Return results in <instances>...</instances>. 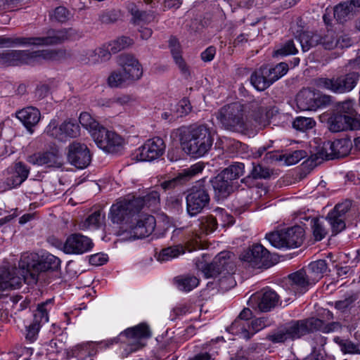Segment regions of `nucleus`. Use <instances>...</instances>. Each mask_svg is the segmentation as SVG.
Returning a JSON list of instances; mask_svg holds the SVG:
<instances>
[{
  "mask_svg": "<svg viewBox=\"0 0 360 360\" xmlns=\"http://www.w3.org/2000/svg\"><path fill=\"white\" fill-rule=\"evenodd\" d=\"M39 262L38 254L25 252L20 257L19 269L0 268V291L18 288L22 281L36 283L39 277Z\"/></svg>",
  "mask_w": 360,
  "mask_h": 360,
  "instance_id": "f257e3e1",
  "label": "nucleus"
},
{
  "mask_svg": "<svg viewBox=\"0 0 360 360\" xmlns=\"http://www.w3.org/2000/svg\"><path fill=\"white\" fill-rule=\"evenodd\" d=\"M338 326L337 323H333L329 326H323V322L315 318L292 321L278 327L268 336V339L273 343H283L300 339L315 330L330 333Z\"/></svg>",
  "mask_w": 360,
  "mask_h": 360,
  "instance_id": "f03ea898",
  "label": "nucleus"
},
{
  "mask_svg": "<svg viewBox=\"0 0 360 360\" xmlns=\"http://www.w3.org/2000/svg\"><path fill=\"white\" fill-rule=\"evenodd\" d=\"M180 139L183 149L195 158L205 155L214 141L210 129L205 125L185 129L181 133Z\"/></svg>",
  "mask_w": 360,
  "mask_h": 360,
  "instance_id": "7ed1b4c3",
  "label": "nucleus"
},
{
  "mask_svg": "<svg viewBox=\"0 0 360 360\" xmlns=\"http://www.w3.org/2000/svg\"><path fill=\"white\" fill-rule=\"evenodd\" d=\"M79 37L78 32L72 28L58 30H50L48 31L47 35L42 37H17L13 39L0 37V47H8L14 44L34 46L56 45L68 40H75Z\"/></svg>",
  "mask_w": 360,
  "mask_h": 360,
  "instance_id": "20e7f679",
  "label": "nucleus"
},
{
  "mask_svg": "<svg viewBox=\"0 0 360 360\" xmlns=\"http://www.w3.org/2000/svg\"><path fill=\"white\" fill-rule=\"evenodd\" d=\"M231 257L232 254L229 252H221L215 257L213 262L203 269L207 278H217L219 288L222 291H226L236 285L231 274L234 266Z\"/></svg>",
  "mask_w": 360,
  "mask_h": 360,
  "instance_id": "39448f33",
  "label": "nucleus"
},
{
  "mask_svg": "<svg viewBox=\"0 0 360 360\" xmlns=\"http://www.w3.org/2000/svg\"><path fill=\"white\" fill-rule=\"evenodd\" d=\"M217 119L227 130L247 134L252 130L247 120L245 106L233 103L221 108L217 113Z\"/></svg>",
  "mask_w": 360,
  "mask_h": 360,
  "instance_id": "423d86ee",
  "label": "nucleus"
},
{
  "mask_svg": "<svg viewBox=\"0 0 360 360\" xmlns=\"http://www.w3.org/2000/svg\"><path fill=\"white\" fill-rule=\"evenodd\" d=\"M56 53L49 50L29 51L27 50H6L0 53V67L34 64L41 60L53 59Z\"/></svg>",
  "mask_w": 360,
  "mask_h": 360,
  "instance_id": "0eeeda50",
  "label": "nucleus"
},
{
  "mask_svg": "<svg viewBox=\"0 0 360 360\" xmlns=\"http://www.w3.org/2000/svg\"><path fill=\"white\" fill-rule=\"evenodd\" d=\"M244 167L240 162L231 165L212 179V185L218 198H226L237 188L238 179L243 174Z\"/></svg>",
  "mask_w": 360,
  "mask_h": 360,
  "instance_id": "6e6552de",
  "label": "nucleus"
},
{
  "mask_svg": "<svg viewBox=\"0 0 360 360\" xmlns=\"http://www.w3.org/2000/svg\"><path fill=\"white\" fill-rule=\"evenodd\" d=\"M151 332L146 323H140L128 328L119 335V338L125 344L121 352L122 358H127L131 354L142 349L146 345V340L150 338Z\"/></svg>",
  "mask_w": 360,
  "mask_h": 360,
  "instance_id": "1a4fd4ad",
  "label": "nucleus"
},
{
  "mask_svg": "<svg viewBox=\"0 0 360 360\" xmlns=\"http://www.w3.org/2000/svg\"><path fill=\"white\" fill-rule=\"evenodd\" d=\"M304 229L295 226L280 231L266 235V238L276 248H295L300 246L304 240Z\"/></svg>",
  "mask_w": 360,
  "mask_h": 360,
  "instance_id": "9d476101",
  "label": "nucleus"
},
{
  "mask_svg": "<svg viewBox=\"0 0 360 360\" xmlns=\"http://www.w3.org/2000/svg\"><path fill=\"white\" fill-rule=\"evenodd\" d=\"M143 207V200L139 197L128 195L117 200L110 208L109 218L115 224H120L138 213Z\"/></svg>",
  "mask_w": 360,
  "mask_h": 360,
  "instance_id": "9b49d317",
  "label": "nucleus"
},
{
  "mask_svg": "<svg viewBox=\"0 0 360 360\" xmlns=\"http://www.w3.org/2000/svg\"><path fill=\"white\" fill-rule=\"evenodd\" d=\"M359 79V73L352 72L336 79L318 78L315 80V84L319 89H328L336 94H344L351 91L356 86Z\"/></svg>",
  "mask_w": 360,
  "mask_h": 360,
  "instance_id": "f8f14e48",
  "label": "nucleus"
},
{
  "mask_svg": "<svg viewBox=\"0 0 360 360\" xmlns=\"http://www.w3.org/2000/svg\"><path fill=\"white\" fill-rule=\"evenodd\" d=\"M296 102L300 110H316L331 102V97L311 89H303L297 95Z\"/></svg>",
  "mask_w": 360,
  "mask_h": 360,
  "instance_id": "ddd939ff",
  "label": "nucleus"
},
{
  "mask_svg": "<svg viewBox=\"0 0 360 360\" xmlns=\"http://www.w3.org/2000/svg\"><path fill=\"white\" fill-rule=\"evenodd\" d=\"M93 139L98 148L107 153H116L124 143L123 139L115 131L101 127L93 133Z\"/></svg>",
  "mask_w": 360,
  "mask_h": 360,
  "instance_id": "4468645a",
  "label": "nucleus"
},
{
  "mask_svg": "<svg viewBox=\"0 0 360 360\" xmlns=\"http://www.w3.org/2000/svg\"><path fill=\"white\" fill-rule=\"evenodd\" d=\"M46 134L54 139L63 141L66 138H75L80 134L79 126L75 122L65 121L60 125L52 120L45 130Z\"/></svg>",
  "mask_w": 360,
  "mask_h": 360,
  "instance_id": "2eb2a0df",
  "label": "nucleus"
},
{
  "mask_svg": "<svg viewBox=\"0 0 360 360\" xmlns=\"http://www.w3.org/2000/svg\"><path fill=\"white\" fill-rule=\"evenodd\" d=\"M267 326L266 321L263 318H257L250 320V322L239 321L232 323L229 328V331L240 338L250 339L255 333L262 330Z\"/></svg>",
  "mask_w": 360,
  "mask_h": 360,
  "instance_id": "dca6fc26",
  "label": "nucleus"
},
{
  "mask_svg": "<svg viewBox=\"0 0 360 360\" xmlns=\"http://www.w3.org/2000/svg\"><path fill=\"white\" fill-rule=\"evenodd\" d=\"M209 202L210 196L205 188L193 186L186 196V208L188 214L195 216L200 213Z\"/></svg>",
  "mask_w": 360,
  "mask_h": 360,
  "instance_id": "f3484780",
  "label": "nucleus"
},
{
  "mask_svg": "<svg viewBox=\"0 0 360 360\" xmlns=\"http://www.w3.org/2000/svg\"><path fill=\"white\" fill-rule=\"evenodd\" d=\"M27 160L34 165L44 166L47 168L59 169L63 165V157L59 150L56 148L30 155Z\"/></svg>",
  "mask_w": 360,
  "mask_h": 360,
  "instance_id": "a211bd4d",
  "label": "nucleus"
},
{
  "mask_svg": "<svg viewBox=\"0 0 360 360\" xmlns=\"http://www.w3.org/2000/svg\"><path fill=\"white\" fill-rule=\"evenodd\" d=\"M165 151L164 141L159 137L147 140L136 151L139 161H152L161 157Z\"/></svg>",
  "mask_w": 360,
  "mask_h": 360,
  "instance_id": "6ab92c4d",
  "label": "nucleus"
},
{
  "mask_svg": "<svg viewBox=\"0 0 360 360\" xmlns=\"http://www.w3.org/2000/svg\"><path fill=\"white\" fill-rule=\"evenodd\" d=\"M68 160L78 169L86 168L91 162V157L87 146L74 141L68 146Z\"/></svg>",
  "mask_w": 360,
  "mask_h": 360,
  "instance_id": "aec40b11",
  "label": "nucleus"
},
{
  "mask_svg": "<svg viewBox=\"0 0 360 360\" xmlns=\"http://www.w3.org/2000/svg\"><path fill=\"white\" fill-rule=\"evenodd\" d=\"M269 252L262 245L255 244L245 250L240 255L241 260L249 263L252 266H269L272 264L270 261Z\"/></svg>",
  "mask_w": 360,
  "mask_h": 360,
  "instance_id": "412c9836",
  "label": "nucleus"
},
{
  "mask_svg": "<svg viewBox=\"0 0 360 360\" xmlns=\"http://www.w3.org/2000/svg\"><path fill=\"white\" fill-rule=\"evenodd\" d=\"M94 243L91 238L80 233L70 235L63 246V250L66 254L82 255L90 251Z\"/></svg>",
  "mask_w": 360,
  "mask_h": 360,
  "instance_id": "4be33fe9",
  "label": "nucleus"
},
{
  "mask_svg": "<svg viewBox=\"0 0 360 360\" xmlns=\"http://www.w3.org/2000/svg\"><path fill=\"white\" fill-rule=\"evenodd\" d=\"M278 301L276 292L270 288H264L253 294L248 303L253 308L261 311H268L274 308Z\"/></svg>",
  "mask_w": 360,
  "mask_h": 360,
  "instance_id": "5701e85b",
  "label": "nucleus"
},
{
  "mask_svg": "<svg viewBox=\"0 0 360 360\" xmlns=\"http://www.w3.org/2000/svg\"><path fill=\"white\" fill-rule=\"evenodd\" d=\"M352 202L350 200H345L338 203L330 211L326 217L330 224L332 231L337 234L345 229V214L350 210Z\"/></svg>",
  "mask_w": 360,
  "mask_h": 360,
  "instance_id": "b1692460",
  "label": "nucleus"
},
{
  "mask_svg": "<svg viewBox=\"0 0 360 360\" xmlns=\"http://www.w3.org/2000/svg\"><path fill=\"white\" fill-rule=\"evenodd\" d=\"M321 39L319 45L325 49H333L335 48H347L352 45V40L347 34H339L333 30H327L323 34H319Z\"/></svg>",
  "mask_w": 360,
  "mask_h": 360,
  "instance_id": "393cba45",
  "label": "nucleus"
},
{
  "mask_svg": "<svg viewBox=\"0 0 360 360\" xmlns=\"http://www.w3.org/2000/svg\"><path fill=\"white\" fill-rule=\"evenodd\" d=\"M120 66L124 77L131 83L139 80L143 75V70L139 60L131 55H122L120 57Z\"/></svg>",
  "mask_w": 360,
  "mask_h": 360,
  "instance_id": "a878e982",
  "label": "nucleus"
},
{
  "mask_svg": "<svg viewBox=\"0 0 360 360\" xmlns=\"http://www.w3.org/2000/svg\"><path fill=\"white\" fill-rule=\"evenodd\" d=\"M329 129L333 132L360 129V115L355 113L354 115L347 117L333 116L330 118Z\"/></svg>",
  "mask_w": 360,
  "mask_h": 360,
  "instance_id": "bb28decb",
  "label": "nucleus"
},
{
  "mask_svg": "<svg viewBox=\"0 0 360 360\" xmlns=\"http://www.w3.org/2000/svg\"><path fill=\"white\" fill-rule=\"evenodd\" d=\"M29 169L22 162H18L14 167L7 171V176L4 181L5 189H12L20 186L28 177Z\"/></svg>",
  "mask_w": 360,
  "mask_h": 360,
  "instance_id": "cd10ccee",
  "label": "nucleus"
},
{
  "mask_svg": "<svg viewBox=\"0 0 360 360\" xmlns=\"http://www.w3.org/2000/svg\"><path fill=\"white\" fill-rule=\"evenodd\" d=\"M360 11V0H350L339 4L333 8L334 18L340 22L350 19Z\"/></svg>",
  "mask_w": 360,
  "mask_h": 360,
  "instance_id": "c85d7f7f",
  "label": "nucleus"
},
{
  "mask_svg": "<svg viewBox=\"0 0 360 360\" xmlns=\"http://www.w3.org/2000/svg\"><path fill=\"white\" fill-rule=\"evenodd\" d=\"M288 281L290 290L295 294H302L307 291L310 286L313 285L304 268L290 274Z\"/></svg>",
  "mask_w": 360,
  "mask_h": 360,
  "instance_id": "c756f323",
  "label": "nucleus"
},
{
  "mask_svg": "<svg viewBox=\"0 0 360 360\" xmlns=\"http://www.w3.org/2000/svg\"><path fill=\"white\" fill-rule=\"evenodd\" d=\"M16 117L29 132L32 134V128L38 124L41 119V112L37 108L29 106L18 110L16 112Z\"/></svg>",
  "mask_w": 360,
  "mask_h": 360,
  "instance_id": "7c9ffc66",
  "label": "nucleus"
},
{
  "mask_svg": "<svg viewBox=\"0 0 360 360\" xmlns=\"http://www.w3.org/2000/svg\"><path fill=\"white\" fill-rule=\"evenodd\" d=\"M155 227V219L151 215H141L136 224L131 229L135 238H142L150 235Z\"/></svg>",
  "mask_w": 360,
  "mask_h": 360,
  "instance_id": "2f4dec72",
  "label": "nucleus"
},
{
  "mask_svg": "<svg viewBox=\"0 0 360 360\" xmlns=\"http://www.w3.org/2000/svg\"><path fill=\"white\" fill-rule=\"evenodd\" d=\"M204 168L205 165L202 162H197L190 167L181 170L176 177L163 181L160 186L164 190L174 188L177 180H188L201 173Z\"/></svg>",
  "mask_w": 360,
  "mask_h": 360,
  "instance_id": "473e14b6",
  "label": "nucleus"
},
{
  "mask_svg": "<svg viewBox=\"0 0 360 360\" xmlns=\"http://www.w3.org/2000/svg\"><path fill=\"white\" fill-rule=\"evenodd\" d=\"M304 269L309 276V281L314 285L328 272V267L326 260L319 259L311 262Z\"/></svg>",
  "mask_w": 360,
  "mask_h": 360,
  "instance_id": "72a5a7b5",
  "label": "nucleus"
},
{
  "mask_svg": "<svg viewBox=\"0 0 360 360\" xmlns=\"http://www.w3.org/2000/svg\"><path fill=\"white\" fill-rule=\"evenodd\" d=\"M266 70V67H262L251 75V84L258 91H264L272 84L267 73L264 72Z\"/></svg>",
  "mask_w": 360,
  "mask_h": 360,
  "instance_id": "f704fd0d",
  "label": "nucleus"
},
{
  "mask_svg": "<svg viewBox=\"0 0 360 360\" xmlns=\"http://www.w3.org/2000/svg\"><path fill=\"white\" fill-rule=\"evenodd\" d=\"M320 39L319 34L311 32H303L297 37V40L300 42L304 52L319 45Z\"/></svg>",
  "mask_w": 360,
  "mask_h": 360,
  "instance_id": "c9c22d12",
  "label": "nucleus"
},
{
  "mask_svg": "<svg viewBox=\"0 0 360 360\" xmlns=\"http://www.w3.org/2000/svg\"><path fill=\"white\" fill-rule=\"evenodd\" d=\"M169 46L176 64L181 72L184 74H188V68L181 55L180 45L176 38H171L169 41Z\"/></svg>",
  "mask_w": 360,
  "mask_h": 360,
  "instance_id": "e433bc0d",
  "label": "nucleus"
},
{
  "mask_svg": "<svg viewBox=\"0 0 360 360\" xmlns=\"http://www.w3.org/2000/svg\"><path fill=\"white\" fill-rule=\"evenodd\" d=\"M185 248L181 245L170 246L162 249L156 256L157 260L160 262L169 261L184 254Z\"/></svg>",
  "mask_w": 360,
  "mask_h": 360,
  "instance_id": "4c0bfd02",
  "label": "nucleus"
},
{
  "mask_svg": "<svg viewBox=\"0 0 360 360\" xmlns=\"http://www.w3.org/2000/svg\"><path fill=\"white\" fill-rule=\"evenodd\" d=\"M307 156V153L304 150H287L278 158L283 162L284 165L290 166L295 165Z\"/></svg>",
  "mask_w": 360,
  "mask_h": 360,
  "instance_id": "58836bf2",
  "label": "nucleus"
},
{
  "mask_svg": "<svg viewBox=\"0 0 360 360\" xmlns=\"http://www.w3.org/2000/svg\"><path fill=\"white\" fill-rule=\"evenodd\" d=\"M174 281L177 288L184 292H190L199 284V279L190 275L178 276Z\"/></svg>",
  "mask_w": 360,
  "mask_h": 360,
  "instance_id": "ea45409f",
  "label": "nucleus"
},
{
  "mask_svg": "<svg viewBox=\"0 0 360 360\" xmlns=\"http://www.w3.org/2000/svg\"><path fill=\"white\" fill-rule=\"evenodd\" d=\"M104 217V214H102L100 210L95 211L79 224V229L83 231L96 229L102 224Z\"/></svg>",
  "mask_w": 360,
  "mask_h": 360,
  "instance_id": "a19ab883",
  "label": "nucleus"
},
{
  "mask_svg": "<svg viewBox=\"0 0 360 360\" xmlns=\"http://www.w3.org/2000/svg\"><path fill=\"white\" fill-rule=\"evenodd\" d=\"M60 264V260L57 257L51 254L43 256L41 259L39 258L38 264L39 274L49 270H56L59 268Z\"/></svg>",
  "mask_w": 360,
  "mask_h": 360,
  "instance_id": "79ce46f5",
  "label": "nucleus"
},
{
  "mask_svg": "<svg viewBox=\"0 0 360 360\" xmlns=\"http://www.w3.org/2000/svg\"><path fill=\"white\" fill-rule=\"evenodd\" d=\"M354 105L355 101L353 99H347L339 102L336 105V114L333 116L347 117V115H354L356 113Z\"/></svg>",
  "mask_w": 360,
  "mask_h": 360,
  "instance_id": "37998d69",
  "label": "nucleus"
},
{
  "mask_svg": "<svg viewBox=\"0 0 360 360\" xmlns=\"http://www.w3.org/2000/svg\"><path fill=\"white\" fill-rule=\"evenodd\" d=\"M79 120L81 125L89 131L91 136H93V133L94 131H97V130L100 129L102 127L91 117L89 113L86 112H84L80 114Z\"/></svg>",
  "mask_w": 360,
  "mask_h": 360,
  "instance_id": "c03bdc74",
  "label": "nucleus"
},
{
  "mask_svg": "<svg viewBox=\"0 0 360 360\" xmlns=\"http://www.w3.org/2000/svg\"><path fill=\"white\" fill-rule=\"evenodd\" d=\"M334 341L339 345L344 354H360V345L355 344L349 340L335 337Z\"/></svg>",
  "mask_w": 360,
  "mask_h": 360,
  "instance_id": "a18cd8bd",
  "label": "nucleus"
},
{
  "mask_svg": "<svg viewBox=\"0 0 360 360\" xmlns=\"http://www.w3.org/2000/svg\"><path fill=\"white\" fill-rule=\"evenodd\" d=\"M289 66L286 63L281 62L277 64L275 67L268 68L266 67V72L268 77L270 78L272 84L284 76L288 71Z\"/></svg>",
  "mask_w": 360,
  "mask_h": 360,
  "instance_id": "49530a36",
  "label": "nucleus"
},
{
  "mask_svg": "<svg viewBox=\"0 0 360 360\" xmlns=\"http://www.w3.org/2000/svg\"><path fill=\"white\" fill-rule=\"evenodd\" d=\"M332 147L334 148L335 158L346 156L351 148V142L346 139H338L333 141Z\"/></svg>",
  "mask_w": 360,
  "mask_h": 360,
  "instance_id": "de8ad7c7",
  "label": "nucleus"
},
{
  "mask_svg": "<svg viewBox=\"0 0 360 360\" xmlns=\"http://www.w3.org/2000/svg\"><path fill=\"white\" fill-rule=\"evenodd\" d=\"M129 83L121 70L112 71L108 78V84L112 88L122 87Z\"/></svg>",
  "mask_w": 360,
  "mask_h": 360,
  "instance_id": "09e8293b",
  "label": "nucleus"
},
{
  "mask_svg": "<svg viewBox=\"0 0 360 360\" xmlns=\"http://www.w3.org/2000/svg\"><path fill=\"white\" fill-rule=\"evenodd\" d=\"M134 44V40L127 37H121L109 42L108 44L112 53L115 54L129 47Z\"/></svg>",
  "mask_w": 360,
  "mask_h": 360,
  "instance_id": "8fccbe9b",
  "label": "nucleus"
},
{
  "mask_svg": "<svg viewBox=\"0 0 360 360\" xmlns=\"http://www.w3.org/2000/svg\"><path fill=\"white\" fill-rule=\"evenodd\" d=\"M199 221L201 231L206 234L212 233L217 228V218L212 215L202 217Z\"/></svg>",
  "mask_w": 360,
  "mask_h": 360,
  "instance_id": "3c124183",
  "label": "nucleus"
},
{
  "mask_svg": "<svg viewBox=\"0 0 360 360\" xmlns=\"http://www.w3.org/2000/svg\"><path fill=\"white\" fill-rule=\"evenodd\" d=\"M51 302V300H47L45 302H43L38 305L36 312L34 314V322H37L39 323L41 326V323H44L49 321V315H48V309L46 308L47 305L50 304Z\"/></svg>",
  "mask_w": 360,
  "mask_h": 360,
  "instance_id": "603ef678",
  "label": "nucleus"
},
{
  "mask_svg": "<svg viewBox=\"0 0 360 360\" xmlns=\"http://www.w3.org/2000/svg\"><path fill=\"white\" fill-rule=\"evenodd\" d=\"M297 52L298 51L295 47L294 41L292 40H288L274 51L273 56H286L296 54Z\"/></svg>",
  "mask_w": 360,
  "mask_h": 360,
  "instance_id": "864d4df0",
  "label": "nucleus"
},
{
  "mask_svg": "<svg viewBox=\"0 0 360 360\" xmlns=\"http://www.w3.org/2000/svg\"><path fill=\"white\" fill-rule=\"evenodd\" d=\"M316 122L311 117H298L292 123L293 127L302 131L312 129Z\"/></svg>",
  "mask_w": 360,
  "mask_h": 360,
  "instance_id": "5fc2aeb1",
  "label": "nucleus"
},
{
  "mask_svg": "<svg viewBox=\"0 0 360 360\" xmlns=\"http://www.w3.org/2000/svg\"><path fill=\"white\" fill-rule=\"evenodd\" d=\"M333 142L330 141L324 143L321 150L315 155L316 158H314L313 160H318L319 158L321 160H330L335 158V150L334 148L331 146Z\"/></svg>",
  "mask_w": 360,
  "mask_h": 360,
  "instance_id": "6e6d98bb",
  "label": "nucleus"
},
{
  "mask_svg": "<svg viewBox=\"0 0 360 360\" xmlns=\"http://www.w3.org/2000/svg\"><path fill=\"white\" fill-rule=\"evenodd\" d=\"M312 230L316 240H321L327 234V230L325 228L323 221L318 219L312 220Z\"/></svg>",
  "mask_w": 360,
  "mask_h": 360,
  "instance_id": "4d7b16f0",
  "label": "nucleus"
},
{
  "mask_svg": "<svg viewBox=\"0 0 360 360\" xmlns=\"http://www.w3.org/2000/svg\"><path fill=\"white\" fill-rule=\"evenodd\" d=\"M214 212L217 221H221L223 226H229L233 224L234 219L233 216L228 214L224 209L219 207L216 208Z\"/></svg>",
  "mask_w": 360,
  "mask_h": 360,
  "instance_id": "13d9d810",
  "label": "nucleus"
},
{
  "mask_svg": "<svg viewBox=\"0 0 360 360\" xmlns=\"http://www.w3.org/2000/svg\"><path fill=\"white\" fill-rule=\"evenodd\" d=\"M270 175L271 172L268 168L263 167L259 165H253L251 173L247 179H250V176L253 179H266L270 176Z\"/></svg>",
  "mask_w": 360,
  "mask_h": 360,
  "instance_id": "bf43d9fd",
  "label": "nucleus"
},
{
  "mask_svg": "<svg viewBox=\"0 0 360 360\" xmlns=\"http://www.w3.org/2000/svg\"><path fill=\"white\" fill-rule=\"evenodd\" d=\"M71 14L66 8L59 6L53 12V18L58 22H65L70 18Z\"/></svg>",
  "mask_w": 360,
  "mask_h": 360,
  "instance_id": "052dcab7",
  "label": "nucleus"
},
{
  "mask_svg": "<svg viewBox=\"0 0 360 360\" xmlns=\"http://www.w3.org/2000/svg\"><path fill=\"white\" fill-rule=\"evenodd\" d=\"M98 63L105 62L111 58L112 52L108 44L97 48Z\"/></svg>",
  "mask_w": 360,
  "mask_h": 360,
  "instance_id": "680f3d73",
  "label": "nucleus"
},
{
  "mask_svg": "<svg viewBox=\"0 0 360 360\" xmlns=\"http://www.w3.org/2000/svg\"><path fill=\"white\" fill-rule=\"evenodd\" d=\"M40 327L39 323L33 321L27 327L26 339L30 342H34L37 339Z\"/></svg>",
  "mask_w": 360,
  "mask_h": 360,
  "instance_id": "e2e57ef3",
  "label": "nucleus"
},
{
  "mask_svg": "<svg viewBox=\"0 0 360 360\" xmlns=\"http://www.w3.org/2000/svg\"><path fill=\"white\" fill-rule=\"evenodd\" d=\"M191 110L190 102L188 99L184 98L177 105L176 117H182L187 115Z\"/></svg>",
  "mask_w": 360,
  "mask_h": 360,
  "instance_id": "0e129e2a",
  "label": "nucleus"
},
{
  "mask_svg": "<svg viewBox=\"0 0 360 360\" xmlns=\"http://www.w3.org/2000/svg\"><path fill=\"white\" fill-rule=\"evenodd\" d=\"M355 301V297L353 296H349L344 300L336 301L335 302V307L341 311H345L351 307L353 302Z\"/></svg>",
  "mask_w": 360,
  "mask_h": 360,
  "instance_id": "69168bd1",
  "label": "nucleus"
},
{
  "mask_svg": "<svg viewBox=\"0 0 360 360\" xmlns=\"http://www.w3.org/2000/svg\"><path fill=\"white\" fill-rule=\"evenodd\" d=\"M141 198L143 200V205H147L148 207H150L155 206L159 202L160 196L157 191H153L143 198Z\"/></svg>",
  "mask_w": 360,
  "mask_h": 360,
  "instance_id": "338daca9",
  "label": "nucleus"
},
{
  "mask_svg": "<svg viewBox=\"0 0 360 360\" xmlns=\"http://www.w3.org/2000/svg\"><path fill=\"white\" fill-rule=\"evenodd\" d=\"M108 261L107 255L103 253H98L93 255L89 258V263L94 266H101L104 264Z\"/></svg>",
  "mask_w": 360,
  "mask_h": 360,
  "instance_id": "774afa93",
  "label": "nucleus"
}]
</instances>
